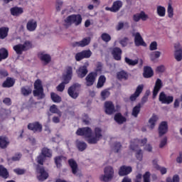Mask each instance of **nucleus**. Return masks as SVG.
<instances>
[{"label": "nucleus", "mask_w": 182, "mask_h": 182, "mask_svg": "<svg viewBox=\"0 0 182 182\" xmlns=\"http://www.w3.org/2000/svg\"><path fill=\"white\" fill-rule=\"evenodd\" d=\"M77 136H85L86 141L90 144H96L103 137L102 128L95 127L94 133L90 127L80 128L76 132Z\"/></svg>", "instance_id": "nucleus-1"}, {"label": "nucleus", "mask_w": 182, "mask_h": 182, "mask_svg": "<svg viewBox=\"0 0 182 182\" xmlns=\"http://www.w3.org/2000/svg\"><path fill=\"white\" fill-rule=\"evenodd\" d=\"M64 25L65 26H70V25H75V26H77L82 23V16L80 14H72L70 16H68L65 20H64Z\"/></svg>", "instance_id": "nucleus-2"}, {"label": "nucleus", "mask_w": 182, "mask_h": 182, "mask_svg": "<svg viewBox=\"0 0 182 182\" xmlns=\"http://www.w3.org/2000/svg\"><path fill=\"white\" fill-rule=\"evenodd\" d=\"M114 177V169L112 166H108L104 168V174L100 176V180L104 182L112 181Z\"/></svg>", "instance_id": "nucleus-3"}, {"label": "nucleus", "mask_w": 182, "mask_h": 182, "mask_svg": "<svg viewBox=\"0 0 182 182\" xmlns=\"http://www.w3.org/2000/svg\"><path fill=\"white\" fill-rule=\"evenodd\" d=\"M33 96L38 99H43L45 94L43 93V87L42 86V81L37 80L34 82V90L33 91Z\"/></svg>", "instance_id": "nucleus-4"}, {"label": "nucleus", "mask_w": 182, "mask_h": 182, "mask_svg": "<svg viewBox=\"0 0 182 182\" xmlns=\"http://www.w3.org/2000/svg\"><path fill=\"white\" fill-rule=\"evenodd\" d=\"M138 140L131 141L129 149L134 151L136 160L141 161L143 160V151L137 146H134V143H138Z\"/></svg>", "instance_id": "nucleus-5"}, {"label": "nucleus", "mask_w": 182, "mask_h": 182, "mask_svg": "<svg viewBox=\"0 0 182 182\" xmlns=\"http://www.w3.org/2000/svg\"><path fill=\"white\" fill-rule=\"evenodd\" d=\"M174 100V97L170 94L161 92L159 95V101L162 105H171Z\"/></svg>", "instance_id": "nucleus-6"}, {"label": "nucleus", "mask_w": 182, "mask_h": 182, "mask_svg": "<svg viewBox=\"0 0 182 182\" xmlns=\"http://www.w3.org/2000/svg\"><path fill=\"white\" fill-rule=\"evenodd\" d=\"M52 157V151L48 148H43L41 151V155L38 156L36 159V161L38 164H43L45 159H50Z\"/></svg>", "instance_id": "nucleus-7"}, {"label": "nucleus", "mask_w": 182, "mask_h": 182, "mask_svg": "<svg viewBox=\"0 0 182 182\" xmlns=\"http://www.w3.org/2000/svg\"><path fill=\"white\" fill-rule=\"evenodd\" d=\"M72 76H73V68L70 66L66 67L63 72L62 80L64 81V83H70Z\"/></svg>", "instance_id": "nucleus-8"}, {"label": "nucleus", "mask_w": 182, "mask_h": 182, "mask_svg": "<svg viewBox=\"0 0 182 182\" xmlns=\"http://www.w3.org/2000/svg\"><path fill=\"white\" fill-rule=\"evenodd\" d=\"M105 111L107 114H113V113H115V112H117L119 110V105H117V108H114V105H113V102L112 101H107L105 102L104 105Z\"/></svg>", "instance_id": "nucleus-9"}, {"label": "nucleus", "mask_w": 182, "mask_h": 182, "mask_svg": "<svg viewBox=\"0 0 182 182\" xmlns=\"http://www.w3.org/2000/svg\"><path fill=\"white\" fill-rule=\"evenodd\" d=\"M80 89V84L75 83L68 88V95L73 99H77L79 96V90Z\"/></svg>", "instance_id": "nucleus-10"}, {"label": "nucleus", "mask_w": 182, "mask_h": 182, "mask_svg": "<svg viewBox=\"0 0 182 182\" xmlns=\"http://www.w3.org/2000/svg\"><path fill=\"white\" fill-rule=\"evenodd\" d=\"M36 177L39 181H45V180L49 177V174L45 171V168H38L36 171Z\"/></svg>", "instance_id": "nucleus-11"}, {"label": "nucleus", "mask_w": 182, "mask_h": 182, "mask_svg": "<svg viewBox=\"0 0 182 182\" xmlns=\"http://www.w3.org/2000/svg\"><path fill=\"white\" fill-rule=\"evenodd\" d=\"M163 87V82L161 80L158 78L156 82L153 90V99H156L157 97V95H159V92Z\"/></svg>", "instance_id": "nucleus-12"}, {"label": "nucleus", "mask_w": 182, "mask_h": 182, "mask_svg": "<svg viewBox=\"0 0 182 182\" xmlns=\"http://www.w3.org/2000/svg\"><path fill=\"white\" fill-rule=\"evenodd\" d=\"M96 77H97V73H91L88 74L85 77V85L87 86H92L93 83L96 81Z\"/></svg>", "instance_id": "nucleus-13"}, {"label": "nucleus", "mask_w": 182, "mask_h": 182, "mask_svg": "<svg viewBox=\"0 0 182 182\" xmlns=\"http://www.w3.org/2000/svg\"><path fill=\"white\" fill-rule=\"evenodd\" d=\"M159 135L160 136H164V134H166V133L168 132V124L167 122H162L160 123L159 129Z\"/></svg>", "instance_id": "nucleus-14"}, {"label": "nucleus", "mask_w": 182, "mask_h": 182, "mask_svg": "<svg viewBox=\"0 0 182 182\" xmlns=\"http://www.w3.org/2000/svg\"><path fill=\"white\" fill-rule=\"evenodd\" d=\"M143 89H144V85H139L136 87L134 93L132 94L129 97L131 102H134L136 100L137 97H139L141 92H143Z\"/></svg>", "instance_id": "nucleus-15"}, {"label": "nucleus", "mask_w": 182, "mask_h": 182, "mask_svg": "<svg viewBox=\"0 0 182 182\" xmlns=\"http://www.w3.org/2000/svg\"><path fill=\"white\" fill-rule=\"evenodd\" d=\"M134 36L136 46H147L139 33H135Z\"/></svg>", "instance_id": "nucleus-16"}, {"label": "nucleus", "mask_w": 182, "mask_h": 182, "mask_svg": "<svg viewBox=\"0 0 182 182\" xmlns=\"http://www.w3.org/2000/svg\"><path fill=\"white\" fill-rule=\"evenodd\" d=\"M87 66H89V63H86L85 65L79 68L77 70L78 77H85L87 75Z\"/></svg>", "instance_id": "nucleus-17"}, {"label": "nucleus", "mask_w": 182, "mask_h": 182, "mask_svg": "<svg viewBox=\"0 0 182 182\" xmlns=\"http://www.w3.org/2000/svg\"><path fill=\"white\" fill-rule=\"evenodd\" d=\"M36 28H38L36 20L31 19L27 22L26 29L28 32H34V31H36Z\"/></svg>", "instance_id": "nucleus-18"}, {"label": "nucleus", "mask_w": 182, "mask_h": 182, "mask_svg": "<svg viewBox=\"0 0 182 182\" xmlns=\"http://www.w3.org/2000/svg\"><path fill=\"white\" fill-rule=\"evenodd\" d=\"M157 120H159V117L154 114L149 118L148 121V127L149 130H153V129L156 127Z\"/></svg>", "instance_id": "nucleus-19"}, {"label": "nucleus", "mask_w": 182, "mask_h": 182, "mask_svg": "<svg viewBox=\"0 0 182 182\" xmlns=\"http://www.w3.org/2000/svg\"><path fill=\"white\" fill-rule=\"evenodd\" d=\"M132 171H133V168H132V166H122L119 168V175L127 176V174H130V173H132Z\"/></svg>", "instance_id": "nucleus-20"}, {"label": "nucleus", "mask_w": 182, "mask_h": 182, "mask_svg": "<svg viewBox=\"0 0 182 182\" xmlns=\"http://www.w3.org/2000/svg\"><path fill=\"white\" fill-rule=\"evenodd\" d=\"M112 55L115 60H121L122 49L119 47H115L112 50Z\"/></svg>", "instance_id": "nucleus-21"}, {"label": "nucleus", "mask_w": 182, "mask_h": 182, "mask_svg": "<svg viewBox=\"0 0 182 182\" xmlns=\"http://www.w3.org/2000/svg\"><path fill=\"white\" fill-rule=\"evenodd\" d=\"M28 129L32 130L34 132H42V125L39 122H34L28 124Z\"/></svg>", "instance_id": "nucleus-22"}, {"label": "nucleus", "mask_w": 182, "mask_h": 182, "mask_svg": "<svg viewBox=\"0 0 182 182\" xmlns=\"http://www.w3.org/2000/svg\"><path fill=\"white\" fill-rule=\"evenodd\" d=\"M10 12L13 16H19L23 14V9L22 7L15 6L11 9Z\"/></svg>", "instance_id": "nucleus-23"}, {"label": "nucleus", "mask_w": 182, "mask_h": 182, "mask_svg": "<svg viewBox=\"0 0 182 182\" xmlns=\"http://www.w3.org/2000/svg\"><path fill=\"white\" fill-rule=\"evenodd\" d=\"M9 139L6 136H0V148L6 149L9 146Z\"/></svg>", "instance_id": "nucleus-24"}, {"label": "nucleus", "mask_w": 182, "mask_h": 182, "mask_svg": "<svg viewBox=\"0 0 182 182\" xmlns=\"http://www.w3.org/2000/svg\"><path fill=\"white\" fill-rule=\"evenodd\" d=\"M123 6V2L121 1H117L113 3L112 6L110 9L111 12H117Z\"/></svg>", "instance_id": "nucleus-25"}, {"label": "nucleus", "mask_w": 182, "mask_h": 182, "mask_svg": "<svg viewBox=\"0 0 182 182\" xmlns=\"http://www.w3.org/2000/svg\"><path fill=\"white\" fill-rule=\"evenodd\" d=\"M156 14L161 18H164V16H166V7L160 5L157 6Z\"/></svg>", "instance_id": "nucleus-26"}, {"label": "nucleus", "mask_w": 182, "mask_h": 182, "mask_svg": "<svg viewBox=\"0 0 182 182\" xmlns=\"http://www.w3.org/2000/svg\"><path fill=\"white\" fill-rule=\"evenodd\" d=\"M68 164L72 168L73 173L76 174V173H77V164L76 161L73 159H70L68 161Z\"/></svg>", "instance_id": "nucleus-27"}, {"label": "nucleus", "mask_w": 182, "mask_h": 182, "mask_svg": "<svg viewBox=\"0 0 182 182\" xmlns=\"http://www.w3.org/2000/svg\"><path fill=\"white\" fill-rule=\"evenodd\" d=\"M114 120L119 124H122L126 122L127 119H126V117H123V115H122V114L117 113L114 116Z\"/></svg>", "instance_id": "nucleus-28"}, {"label": "nucleus", "mask_w": 182, "mask_h": 182, "mask_svg": "<svg viewBox=\"0 0 182 182\" xmlns=\"http://www.w3.org/2000/svg\"><path fill=\"white\" fill-rule=\"evenodd\" d=\"M154 73H153V70L150 67H145L144 68V77H151Z\"/></svg>", "instance_id": "nucleus-29"}, {"label": "nucleus", "mask_w": 182, "mask_h": 182, "mask_svg": "<svg viewBox=\"0 0 182 182\" xmlns=\"http://www.w3.org/2000/svg\"><path fill=\"white\" fill-rule=\"evenodd\" d=\"M8 32H9V28L1 27L0 28V39H5L8 36Z\"/></svg>", "instance_id": "nucleus-30"}, {"label": "nucleus", "mask_w": 182, "mask_h": 182, "mask_svg": "<svg viewBox=\"0 0 182 182\" xmlns=\"http://www.w3.org/2000/svg\"><path fill=\"white\" fill-rule=\"evenodd\" d=\"M63 161H66V158L64 156H57L55 158V163L58 168L62 167V163H63Z\"/></svg>", "instance_id": "nucleus-31"}, {"label": "nucleus", "mask_w": 182, "mask_h": 182, "mask_svg": "<svg viewBox=\"0 0 182 182\" xmlns=\"http://www.w3.org/2000/svg\"><path fill=\"white\" fill-rule=\"evenodd\" d=\"M160 56H161V52L159 50L154 51L149 54V58L151 60H152V62H154L156 59H159Z\"/></svg>", "instance_id": "nucleus-32"}, {"label": "nucleus", "mask_w": 182, "mask_h": 182, "mask_svg": "<svg viewBox=\"0 0 182 182\" xmlns=\"http://www.w3.org/2000/svg\"><path fill=\"white\" fill-rule=\"evenodd\" d=\"M89 43H90V38L87 37L82 39L81 41L77 42V46H80L81 48H85V46H87Z\"/></svg>", "instance_id": "nucleus-33"}, {"label": "nucleus", "mask_w": 182, "mask_h": 182, "mask_svg": "<svg viewBox=\"0 0 182 182\" xmlns=\"http://www.w3.org/2000/svg\"><path fill=\"white\" fill-rule=\"evenodd\" d=\"M15 83V80L7 78L3 83V87H12Z\"/></svg>", "instance_id": "nucleus-34"}, {"label": "nucleus", "mask_w": 182, "mask_h": 182, "mask_svg": "<svg viewBox=\"0 0 182 182\" xmlns=\"http://www.w3.org/2000/svg\"><path fill=\"white\" fill-rule=\"evenodd\" d=\"M50 97L54 103H60L62 102V97L55 92H51Z\"/></svg>", "instance_id": "nucleus-35"}, {"label": "nucleus", "mask_w": 182, "mask_h": 182, "mask_svg": "<svg viewBox=\"0 0 182 182\" xmlns=\"http://www.w3.org/2000/svg\"><path fill=\"white\" fill-rule=\"evenodd\" d=\"M0 176L3 177V178H8V177H9L8 170H6L3 166H0Z\"/></svg>", "instance_id": "nucleus-36"}, {"label": "nucleus", "mask_w": 182, "mask_h": 182, "mask_svg": "<svg viewBox=\"0 0 182 182\" xmlns=\"http://www.w3.org/2000/svg\"><path fill=\"white\" fill-rule=\"evenodd\" d=\"M21 93L23 96H29L32 93V87H23L21 88Z\"/></svg>", "instance_id": "nucleus-37"}, {"label": "nucleus", "mask_w": 182, "mask_h": 182, "mask_svg": "<svg viewBox=\"0 0 182 182\" xmlns=\"http://www.w3.org/2000/svg\"><path fill=\"white\" fill-rule=\"evenodd\" d=\"M174 58L177 62H181L182 60V49L179 48L174 51Z\"/></svg>", "instance_id": "nucleus-38"}, {"label": "nucleus", "mask_w": 182, "mask_h": 182, "mask_svg": "<svg viewBox=\"0 0 182 182\" xmlns=\"http://www.w3.org/2000/svg\"><path fill=\"white\" fill-rule=\"evenodd\" d=\"M14 50L16 51V53L17 55H22V53L23 52L24 48L22 46V44L16 45L13 47Z\"/></svg>", "instance_id": "nucleus-39"}, {"label": "nucleus", "mask_w": 182, "mask_h": 182, "mask_svg": "<svg viewBox=\"0 0 182 182\" xmlns=\"http://www.w3.org/2000/svg\"><path fill=\"white\" fill-rule=\"evenodd\" d=\"M125 63L129 65V66H136L139 63V60L135 59V60H132L127 57L125 58L124 59Z\"/></svg>", "instance_id": "nucleus-40"}, {"label": "nucleus", "mask_w": 182, "mask_h": 182, "mask_svg": "<svg viewBox=\"0 0 182 182\" xmlns=\"http://www.w3.org/2000/svg\"><path fill=\"white\" fill-rule=\"evenodd\" d=\"M105 82H106V77H105L104 75H101L98 79L97 87L98 89H100V87H103Z\"/></svg>", "instance_id": "nucleus-41"}, {"label": "nucleus", "mask_w": 182, "mask_h": 182, "mask_svg": "<svg viewBox=\"0 0 182 182\" xmlns=\"http://www.w3.org/2000/svg\"><path fill=\"white\" fill-rule=\"evenodd\" d=\"M141 107V105L139 104L132 109V116H134V117H137V116H139V113H140Z\"/></svg>", "instance_id": "nucleus-42"}, {"label": "nucleus", "mask_w": 182, "mask_h": 182, "mask_svg": "<svg viewBox=\"0 0 182 182\" xmlns=\"http://www.w3.org/2000/svg\"><path fill=\"white\" fill-rule=\"evenodd\" d=\"M8 50L6 48L0 49V62L1 60H4V59H6L8 58Z\"/></svg>", "instance_id": "nucleus-43"}, {"label": "nucleus", "mask_w": 182, "mask_h": 182, "mask_svg": "<svg viewBox=\"0 0 182 182\" xmlns=\"http://www.w3.org/2000/svg\"><path fill=\"white\" fill-rule=\"evenodd\" d=\"M117 76L118 79H124V80H126V79L129 77V74H127V73H126L125 71L122 70L117 73Z\"/></svg>", "instance_id": "nucleus-44"}, {"label": "nucleus", "mask_w": 182, "mask_h": 182, "mask_svg": "<svg viewBox=\"0 0 182 182\" xmlns=\"http://www.w3.org/2000/svg\"><path fill=\"white\" fill-rule=\"evenodd\" d=\"M166 182H180V176L175 174L173 177L166 178Z\"/></svg>", "instance_id": "nucleus-45"}, {"label": "nucleus", "mask_w": 182, "mask_h": 182, "mask_svg": "<svg viewBox=\"0 0 182 182\" xmlns=\"http://www.w3.org/2000/svg\"><path fill=\"white\" fill-rule=\"evenodd\" d=\"M40 58L45 63H49L50 62V55L48 54H41Z\"/></svg>", "instance_id": "nucleus-46"}, {"label": "nucleus", "mask_w": 182, "mask_h": 182, "mask_svg": "<svg viewBox=\"0 0 182 182\" xmlns=\"http://www.w3.org/2000/svg\"><path fill=\"white\" fill-rule=\"evenodd\" d=\"M22 157V154H16L13 157L8 159L9 163H12V161H19Z\"/></svg>", "instance_id": "nucleus-47"}, {"label": "nucleus", "mask_w": 182, "mask_h": 182, "mask_svg": "<svg viewBox=\"0 0 182 182\" xmlns=\"http://www.w3.org/2000/svg\"><path fill=\"white\" fill-rule=\"evenodd\" d=\"M167 12L168 18H171L174 16V9H173V6H171V4H168Z\"/></svg>", "instance_id": "nucleus-48"}, {"label": "nucleus", "mask_w": 182, "mask_h": 182, "mask_svg": "<svg viewBox=\"0 0 182 182\" xmlns=\"http://www.w3.org/2000/svg\"><path fill=\"white\" fill-rule=\"evenodd\" d=\"M24 50H28V49H31L32 48V42L29 40H26L22 45Z\"/></svg>", "instance_id": "nucleus-49"}, {"label": "nucleus", "mask_w": 182, "mask_h": 182, "mask_svg": "<svg viewBox=\"0 0 182 182\" xmlns=\"http://www.w3.org/2000/svg\"><path fill=\"white\" fill-rule=\"evenodd\" d=\"M101 39H102V41H104V42H110V41H112V37L108 33H103L101 35Z\"/></svg>", "instance_id": "nucleus-50"}, {"label": "nucleus", "mask_w": 182, "mask_h": 182, "mask_svg": "<svg viewBox=\"0 0 182 182\" xmlns=\"http://www.w3.org/2000/svg\"><path fill=\"white\" fill-rule=\"evenodd\" d=\"M81 53H82V56L84 59H89V58L92 56V52L90 51V50H85L81 51Z\"/></svg>", "instance_id": "nucleus-51"}, {"label": "nucleus", "mask_w": 182, "mask_h": 182, "mask_svg": "<svg viewBox=\"0 0 182 182\" xmlns=\"http://www.w3.org/2000/svg\"><path fill=\"white\" fill-rule=\"evenodd\" d=\"M77 147L78 148V150H80V151H83V150H85L87 147L86 143L77 141Z\"/></svg>", "instance_id": "nucleus-52"}, {"label": "nucleus", "mask_w": 182, "mask_h": 182, "mask_svg": "<svg viewBox=\"0 0 182 182\" xmlns=\"http://www.w3.org/2000/svg\"><path fill=\"white\" fill-rule=\"evenodd\" d=\"M50 112H51V113H56L57 114H59V116H60V111H59V109H58V107L55 105H53L50 107Z\"/></svg>", "instance_id": "nucleus-53"}, {"label": "nucleus", "mask_w": 182, "mask_h": 182, "mask_svg": "<svg viewBox=\"0 0 182 182\" xmlns=\"http://www.w3.org/2000/svg\"><path fill=\"white\" fill-rule=\"evenodd\" d=\"M134 140H137L138 142L134 143V146L139 147V146H144L146 144V143H147V139L146 138L142 139L141 140H139V139H134Z\"/></svg>", "instance_id": "nucleus-54"}, {"label": "nucleus", "mask_w": 182, "mask_h": 182, "mask_svg": "<svg viewBox=\"0 0 182 182\" xmlns=\"http://www.w3.org/2000/svg\"><path fill=\"white\" fill-rule=\"evenodd\" d=\"M119 42L121 46L124 48V46H127V44L129 43V38H124L119 39Z\"/></svg>", "instance_id": "nucleus-55"}, {"label": "nucleus", "mask_w": 182, "mask_h": 182, "mask_svg": "<svg viewBox=\"0 0 182 182\" xmlns=\"http://www.w3.org/2000/svg\"><path fill=\"white\" fill-rule=\"evenodd\" d=\"M109 96H110V92L107 90L101 92V97L102 100H105L107 97H109Z\"/></svg>", "instance_id": "nucleus-56"}, {"label": "nucleus", "mask_w": 182, "mask_h": 182, "mask_svg": "<svg viewBox=\"0 0 182 182\" xmlns=\"http://www.w3.org/2000/svg\"><path fill=\"white\" fill-rule=\"evenodd\" d=\"M65 85H68V83H65L64 80L57 86V90L58 92H63L65 90Z\"/></svg>", "instance_id": "nucleus-57"}, {"label": "nucleus", "mask_w": 182, "mask_h": 182, "mask_svg": "<svg viewBox=\"0 0 182 182\" xmlns=\"http://www.w3.org/2000/svg\"><path fill=\"white\" fill-rule=\"evenodd\" d=\"M150 176H151L150 172H146L143 175V182H151Z\"/></svg>", "instance_id": "nucleus-58"}, {"label": "nucleus", "mask_w": 182, "mask_h": 182, "mask_svg": "<svg viewBox=\"0 0 182 182\" xmlns=\"http://www.w3.org/2000/svg\"><path fill=\"white\" fill-rule=\"evenodd\" d=\"M159 46V44L156 41H153L149 45V49L151 50H157V47Z\"/></svg>", "instance_id": "nucleus-59"}, {"label": "nucleus", "mask_w": 182, "mask_h": 182, "mask_svg": "<svg viewBox=\"0 0 182 182\" xmlns=\"http://www.w3.org/2000/svg\"><path fill=\"white\" fill-rule=\"evenodd\" d=\"M167 145V137L164 136L160 141L159 147L160 149H163L165 146Z\"/></svg>", "instance_id": "nucleus-60"}, {"label": "nucleus", "mask_w": 182, "mask_h": 182, "mask_svg": "<svg viewBox=\"0 0 182 182\" xmlns=\"http://www.w3.org/2000/svg\"><path fill=\"white\" fill-rule=\"evenodd\" d=\"M14 173H16V174H18V175H22V174H25V173L26 172V171L23 168H15L14 169Z\"/></svg>", "instance_id": "nucleus-61"}, {"label": "nucleus", "mask_w": 182, "mask_h": 182, "mask_svg": "<svg viewBox=\"0 0 182 182\" xmlns=\"http://www.w3.org/2000/svg\"><path fill=\"white\" fill-rule=\"evenodd\" d=\"M140 15V18L141 19V21H147V19H149V15H147L146 13H144V11H141L139 13Z\"/></svg>", "instance_id": "nucleus-62"}, {"label": "nucleus", "mask_w": 182, "mask_h": 182, "mask_svg": "<svg viewBox=\"0 0 182 182\" xmlns=\"http://www.w3.org/2000/svg\"><path fill=\"white\" fill-rule=\"evenodd\" d=\"M82 122L85 124H89V123H90V119H89V117L87 116V114H85L82 116Z\"/></svg>", "instance_id": "nucleus-63"}, {"label": "nucleus", "mask_w": 182, "mask_h": 182, "mask_svg": "<svg viewBox=\"0 0 182 182\" xmlns=\"http://www.w3.org/2000/svg\"><path fill=\"white\" fill-rule=\"evenodd\" d=\"M82 59H85L82 51L75 54V60L79 61L82 60Z\"/></svg>", "instance_id": "nucleus-64"}]
</instances>
